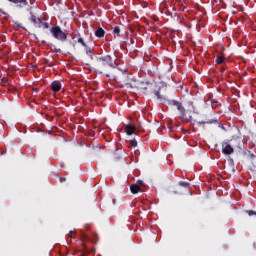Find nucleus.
<instances>
[{
    "label": "nucleus",
    "mask_w": 256,
    "mask_h": 256,
    "mask_svg": "<svg viewBox=\"0 0 256 256\" xmlns=\"http://www.w3.org/2000/svg\"><path fill=\"white\" fill-rule=\"evenodd\" d=\"M155 96L157 97L158 101L162 103V105H169L170 107H176L178 111V117L181 121H189V117H187L188 113L195 111V107L193 106V102H188V109L183 106V103L177 100H169L165 96H161L159 91L155 92Z\"/></svg>",
    "instance_id": "obj_1"
},
{
    "label": "nucleus",
    "mask_w": 256,
    "mask_h": 256,
    "mask_svg": "<svg viewBox=\"0 0 256 256\" xmlns=\"http://www.w3.org/2000/svg\"><path fill=\"white\" fill-rule=\"evenodd\" d=\"M117 67V62L113 60V57L109 54L104 56L96 57L94 62V70L99 75H105L106 77H111V71L109 69H115Z\"/></svg>",
    "instance_id": "obj_2"
},
{
    "label": "nucleus",
    "mask_w": 256,
    "mask_h": 256,
    "mask_svg": "<svg viewBox=\"0 0 256 256\" xmlns=\"http://www.w3.org/2000/svg\"><path fill=\"white\" fill-rule=\"evenodd\" d=\"M50 33L54 37V39H57L58 41H67V36L68 34L63 32L61 30V27L59 26H54L50 29Z\"/></svg>",
    "instance_id": "obj_3"
},
{
    "label": "nucleus",
    "mask_w": 256,
    "mask_h": 256,
    "mask_svg": "<svg viewBox=\"0 0 256 256\" xmlns=\"http://www.w3.org/2000/svg\"><path fill=\"white\" fill-rule=\"evenodd\" d=\"M30 21L31 23H33L34 27H36L37 29H49V23L48 22H43V20H41V18L35 16V14H33V12L30 13Z\"/></svg>",
    "instance_id": "obj_4"
},
{
    "label": "nucleus",
    "mask_w": 256,
    "mask_h": 256,
    "mask_svg": "<svg viewBox=\"0 0 256 256\" xmlns=\"http://www.w3.org/2000/svg\"><path fill=\"white\" fill-rule=\"evenodd\" d=\"M234 151H235V148L232 147V145L227 140H224L222 142V153L224 155H231L233 154Z\"/></svg>",
    "instance_id": "obj_5"
},
{
    "label": "nucleus",
    "mask_w": 256,
    "mask_h": 256,
    "mask_svg": "<svg viewBox=\"0 0 256 256\" xmlns=\"http://www.w3.org/2000/svg\"><path fill=\"white\" fill-rule=\"evenodd\" d=\"M232 147H241V142L243 141V139H241V137L239 136H233L232 139H228L226 140Z\"/></svg>",
    "instance_id": "obj_6"
},
{
    "label": "nucleus",
    "mask_w": 256,
    "mask_h": 256,
    "mask_svg": "<svg viewBox=\"0 0 256 256\" xmlns=\"http://www.w3.org/2000/svg\"><path fill=\"white\" fill-rule=\"evenodd\" d=\"M9 3H14V5H17L20 9H23V7L29 6V1L27 0H7Z\"/></svg>",
    "instance_id": "obj_7"
},
{
    "label": "nucleus",
    "mask_w": 256,
    "mask_h": 256,
    "mask_svg": "<svg viewBox=\"0 0 256 256\" xmlns=\"http://www.w3.org/2000/svg\"><path fill=\"white\" fill-rule=\"evenodd\" d=\"M50 87L54 93H59V91H61L62 85L60 81H54L51 83Z\"/></svg>",
    "instance_id": "obj_8"
},
{
    "label": "nucleus",
    "mask_w": 256,
    "mask_h": 256,
    "mask_svg": "<svg viewBox=\"0 0 256 256\" xmlns=\"http://www.w3.org/2000/svg\"><path fill=\"white\" fill-rule=\"evenodd\" d=\"M152 87V84L151 83H148V82H142L140 84V91L146 93L147 89H151Z\"/></svg>",
    "instance_id": "obj_9"
},
{
    "label": "nucleus",
    "mask_w": 256,
    "mask_h": 256,
    "mask_svg": "<svg viewBox=\"0 0 256 256\" xmlns=\"http://www.w3.org/2000/svg\"><path fill=\"white\" fill-rule=\"evenodd\" d=\"M125 131H126V135H133V133L137 131V128L133 125H127Z\"/></svg>",
    "instance_id": "obj_10"
},
{
    "label": "nucleus",
    "mask_w": 256,
    "mask_h": 256,
    "mask_svg": "<svg viewBox=\"0 0 256 256\" xmlns=\"http://www.w3.org/2000/svg\"><path fill=\"white\" fill-rule=\"evenodd\" d=\"M130 191L131 193H133V195H136V193H139V191H141V186H139L138 184H132L130 186Z\"/></svg>",
    "instance_id": "obj_11"
},
{
    "label": "nucleus",
    "mask_w": 256,
    "mask_h": 256,
    "mask_svg": "<svg viewBox=\"0 0 256 256\" xmlns=\"http://www.w3.org/2000/svg\"><path fill=\"white\" fill-rule=\"evenodd\" d=\"M95 36L98 37L99 39L105 37V30H103V28L99 27V28L95 31Z\"/></svg>",
    "instance_id": "obj_12"
},
{
    "label": "nucleus",
    "mask_w": 256,
    "mask_h": 256,
    "mask_svg": "<svg viewBox=\"0 0 256 256\" xmlns=\"http://www.w3.org/2000/svg\"><path fill=\"white\" fill-rule=\"evenodd\" d=\"M80 237H81V240H82V245L83 247H85V241H87V239H89V235L87 233H85L84 230H81L80 231Z\"/></svg>",
    "instance_id": "obj_13"
},
{
    "label": "nucleus",
    "mask_w": 256,
    "mask_h": 256,
    "mask_svg": "<svg viewBox=\"0 0 256 256\" xmlns=\"http://www.w3.org/2000/svg\"><path fill=\"white\" fill-rule=\"evenodd\" d=\"M178 185H179L180 187H184L185 189H189V188L191 187V183L185 182V181H180V182L178 183Z\"/></svg>",
    "instance_id": "obj_14"
},
{
    "label": "nucleus",
    "mask_w": 256,
    "mask_h": 256,
    "mask_svg": "<svg viewBox=\"0 0 256 256\" xmlns=\"http://www.w3.org/2000/svg\"><path fill=\"white\" fill-rule=\"evenodd\" d=\"M223 63H225V57H224V56H218V57L216 58V64H217V65H221V64H223Z\"/></svg>",
    "instance_id": "obj_15"
},
{
    "label": "nucleus",
    "mask_w": 256,
    "mask_h": 256,
    "mask_svg": "<svg viewBox=\"0 0 256 256\" xmlns=\"http://www.w3.org/2000/svg\"><path fill=\"white\" fill-rule=\"evenodd\" d=\"M86 55L93 59V49L86 46Z\"/></svg>",
    "instance_id": "obj_16"
},
{
    "label": "nucleus",
    "mask_w": 256,
    "mask_h": 256,
    "mask_svg": "<svg viewBox=\"0 0 256 256\" xmlns=\"http://www.w3.org/2000/svg\"><path fill=\"white\" fill-rule=\"evenodd\" d=\"M113 33L115 35H119V33H121V28H119V26H115L113 29Z\"/></svg>",
    "instance_id": "obj_17"
},
{
    "label": "nucleus",
    "mask_w": 256,
    "mask_h": 256,
    "mask_svg": "<svg viewBox=\"0 0 256 256\" xmlns=\"http://www.w3.org/2000/svg\"><path fill=\"white\" fill-rule=\"evenodd\" d=\"M129 145H131V147H137V140H135V139L130 140Z\"/></svg>",
    "instance_id": "obj_18"
},
{
    "label": "nucleus",
    "mask_w": 256,
    "mask_h": 256,
    "mask_svg": "<svg viewBox=\"0 0 256 256\" xmlns=\"http://www.w3.org/2000/svg\"><path fill=\"white\" fill-rule=\"evenodd\" d=\"M78 43H81V45L83 47H87V44L85 43V41L83 40V38H78Z\"/></svg>",
    "instance_id": "obj_19"
},
{
    "label": "nucleus",
    "mask_w": 256,
    "mask_h": 256,
    "mask_svg": "<svg viewBox=\"0 0 256 256\" xmlns=\"http://www.w3.org/2000/svg\"><path fill=\"white\" fill-rule=\"evenodd\" d=\"M204 124L205 123H208V124H212V123H215V124H219V121L215 120V119H212V120H209L207 122H203Z\"/></svg>",
    "instance_id": "obj_20"
},
{
    "label": "nucleus",
    "mask_w": 256,
    "mask_h": 256,
    "mask_svg": "<svg viewBox=\"0 0 256 256\" xmlns=\"http://www.w3.org/2000/svg\"><path fill=\"white\" fill-rule=\"evenodd\" d=\"M247 213L250 217H252V215H256V212L253 210H248Z\"/></svg>",
    "instance_id": "obj_21"
},
{
    "label": "nucleus",
    "mask_w": 256,
    "mask_h": 256,
    "mask_svg": "<svg viewBox=\"0 0 256 256\" xmlns=\"http://www.w3.org/2000/svg\"><path fill=\"white\" fill-rule=\"evenodd\" d=\"M75 231H70L69 233H68V237H70V239H73V235H75Z\"/></svg>",
    "instance_id": "obj_22"
},
{
    "label": "nucleus",
    "mask_w": 256,
    "mask_h": 256,
    "mask_svg": "<svg viewBox=\"0 0 256 256\" xmlns=\"http://www.w3.org/2000/svg\"><path fill=\"white\" fill-rule=\"evenodd\" d=\"M250 155V158L255 159V154H251V152H248Z\"/></svg>",
    "instance_id": "obj_23"
},
{
    "label": "nucleus",
    "mask_w": 256,
    "mask_h": 256,
    "mask_svg": "<svg viewBox=\"0 0 256 256\" xmlns=\"http://www.w3.org/2000/svg\"><path fill=\"white\" fill-rule=\"evenodd\" d=\"M0 14H1V15H6L7 13H5V12L3 11V9L0 8Z\"/></svg>",
    "instance_id": "obj_24"
},
{
    "label": "nucleus",
    "mask_w": 256,
    "mask_h": 256,
    "mask_svg": "<svg viewBox=\"0 0 256 256\" xmlns=\"http://www.w3.org/2000/svg\"><path fill=\"white\" fill-rule=\"evenodd\" d=\"M48 135H53V131L52 130H47Z\"/></svg>",
    "instance_id": "obj_25"
},
{
    "label": "nucleus",
    "mask_w": 256,
    "mask_h": 256,
    "mask_svg": "<svg viewBox=\"0 0 256 256\" xmlns=\"http://www.w3.org/2000/svg\"><path fill=\"white\" fill-rule=\"evenodd\" d=\"M0 155H5V151L0 152Z\"/></svg>",
    "instance_id": "obj_26"
},
{
    "label": "nucleus",
    "mask_w": 256,
    "mask_h": 256,
    "mask_svg": "<svg viewBox=\"0 0 256 256\" xmlns=\"http://www.w3.org/2000/svg\"><path fill=\"white\" fill-rule=\"evenodd\" d=\"M34 67V69H37V65H35V66H33Z\"/></svg>",
    "instance_id": "obj_27"
},
{
    "label": "nucleus",
    "mask_w": 256,
    "mask_h": 256,
    "mask_svg": "<svg viewBox=\"0 0 256 256\" xmlns=\"http://www.w3.org/2000/svg\"><path fill=\"white\" fill-rule=\"evenodd\" d=\"M86 231H89V227L86 228Z\"/></svg>",
    "instance_id": "obj_28"
}]
</instances>
